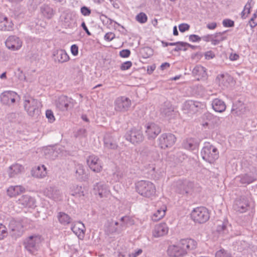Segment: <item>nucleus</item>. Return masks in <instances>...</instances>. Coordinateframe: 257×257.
Here are the masks:
<instances>
[{
  "mask_svg": "<svg viewBox=\"0 0 257 257\" xmlns=\"http://www.w3.org/2000/svg\"><path fill=\"white\" fill-rule=\"evenodd\" d=\"M197 247V242L191 238L182 239L176 244L169 245L167 254L170 257H183Z\"/></svg>",
  "mask_w": 257,
  "mask_h": 257,
  "instance_id": "nucleus-1",
  "label": "nucleus"
},
{
  "mask_svg": "<svg viewBox=\"0 0 257 257\" xmlns=\"http://www.w3.org/2000/svg\"><path fill=\"white\" fill-rule=\"evenodd\" d=\"M137 192L142 196L150 198L155 195L156 187L150 181L141 180L136 183Z\"/></svg>",
  "mask_w": 257,
  "mask_h": 257,
  "instance_id": "nucleus-2",
  "label": "nucleus"
},
{
  "mask_svg": "<svg viewBox=\"0 0 257 257\" xmlns=\"http://www.w3.org/2000/svg\"><path fill=\"white\" fill-rule=\"evenodd\" d=\"M194 187V182L187 180H179L175 182L173 185L175 192L182 195H187L191 193Z\"/></svg>",
  "mask_w": 257,
  "mask_h": 257,
  "instance_id": "nucleus-3",
  "label": "nucleus"
},
{
  "mask_svg": "<svg viewBox=\"0 0 257 257\" xmlns=\"http://www.w3.org/2000/svg\"><path fill=\"white\" fill-rule=\"evenodd\" d=\"M201 155L204 160L212 164L218 158L219 152L214 146L207 143L202 148Z\"/></svg>",
  "mask_w": 257,
  "mask_h": 257,
  "instance_id": "nucleus-4",
  "label": "nucleus"
},
{
  "mask_svg": "<svg viewBox=\"0 0 257 257\" xmlns=\"http://www.w3.org/2000/svg\"><path fill=\"white\" fill-rule=\"evenodd\" d=\"M41 236L33 234L26 237L23 242L25 248L31 254H34L38 250V244L41 242Z\"/></svg>",
  "mask_w": 257,
  "mask_h": 257,
  "instance_id": "nucleus-5",
  "label": "nucleus"
},
{
  "mask_svg": "<svg viewBox=\"0 0 257 257\" xmlns=\"http://www.w3.org/2000/svg\"><path fill=\"white\" fill-rule=\"evenodd\" d=\"M24 98V106L28 114L32 116L38 114L41 103L37 99L31 96H25Z\"/></svg>",
  "mask_w": 257,
  "mask_h": 257,
  "instance_id": "nucleus-6",
  "label": "nucleus"
},
{
  "mask_svg": "<svg viewBox=\"0 0 257 257\" xmlns=\"http://www.w3.org/2000/svg\"><path fill=\"white\" fill-rule=\"evenodd\" d=\"M192 219L199 223H203L209 218V213L207 208L204 207H197L191 213Z\"/></svg>",
  "mask_w": 257,
  "mask_h": 257,
  "instance_id": "nucleus-7",
  "label": "nucleus"
},
{
  "mask_svg": "<svg viewBox=\"0 0 257 257\" xmlns=\"http://www.w3.org/2000/svg\"><path fill=\"white\" fill-rule=\"evenodd\" d=\"M176 141V137L171 133L162 134L158 139V145L162 149L172 147Z\"/></svg>",
  "mask_w": 257,
  "mask_h": 257,
  "instance_id": "nucleus-8",
  "label": "nucleus"
},
{
  "mask_svg": "<svg viewBox=\"0 0 257 257\" xmlns=\"http://www.w3.org/2000/svg\"><path fill=\"white\" fill-rule=\"evenodd\" d=\"M124 138L133 144H139L144 140L142 132L135 128H132L127 131L124 135Z\"/></svg>",
  "mask_w": 257,
  "mask_h": 257,
  "instance_id": "nucleus-9",
  "label": "nucleus"
},
{
  "mask_svg": "<svg viewBox=\"0 0 257 257\" xmlns=\"http://www.w3.org/2000/svg\"><path fill=\"white\" fill-rule=\"evenodd\" d=\"M114 109L117 111L125 112L131 107L132 101L126 96H121L117 97L114 101Z\"/></svg>",
  "mask_w": 257,
  "mask_h": 257,
  "instance_id": "nucleus-10",
  "label": "nucleus"
},
{
  "mask_svg": "<svg viewBox=\"0 0 257 257\" xmlns=\"http://www.w3.org/2000/svg\"><path fill=\"white\" fill-rule=\"evenodd\" d=\"M66 152L61 146H56L54 148H49L44 150V154L46 158L54 160L59 156L65 155Z\"/></svg>",
  "mask_w": 257,
  "mask_h": 257,
  "instance_id": "nucleus-11",
  "label": "nucleus"
},
{
  "mask_svg": "<svg viewBox=\"0 0 257 257\" xmlns=\"http://www.w3.org/2000/svg\"><path fill=\"white\" fill-rule=\"evenodd\" d=\"M204 104L199 101L189 100L186 101L183 104V109L187 112L195 113L200 109H202Z\"/></svg>",
  "mask_w": 257,
  "mask_h": 257,
  "instance_id": "nucleus-12",
  "label": "nucleus"
},
{
  "mask_svg": "<svg viewBox=\"0 0 257 257\" xmlns=\"http://www.w3.org/2000/svg\"><path fill=\"white\" fill-rule=\"evenodd\" d=\"M23 42L16 36H9L5 42L8 49L12 51L19 50L22 46Z\"/></svg>",
  "mask_w": 257,
  "mask_h": 257,
  "instance_id": "nucleus-13",
  "label": "nucleus"
},
{
  "mask_svg": "<svg viewBox=\"0 0 257 257\" xmlns=\"http://www.w3.org/2000/svg\"><path fill=\"white\" fill-rule=\"evenodd\" d=\"M87 163L90 169L94 172L99 173L102 169L101 161L95 155L89 156L87 159Z\"/></svg>",
  "mask_w": 257,
  "mask_h": 257,
  "instance_id": "nucleus-14",
  "label": "nucleus"
},
{
  "mask_svg": "<svg viewBox=\"0 0 257 257\" xmlns=\"http://www.w3.org/2000/svg\"><path fill=\"white\" fill-rule=\"evenodd\" d=\"M248 201L244 197L236 199L233 206V209L240 213L245 212L248 210Z\"/></svg>",
  "mask_w": 257,
  "mask_h": 257,
  "instance_id": "nucleus-15",
  "label": "nucleus"
},
{
  "mask_svg": "<svg viewBox=\"0 0 257 257\" xmlns=\"http://www.w3.org/2000/svg\"><path fill=\"white\" fill-rule=\"evenodd\" d=\"M146 133L149 140L154 139L161 133V128L157 124L151 122L146 125Z\"/></svg>",
  "mask_w": 257,
  "mask_h": 257,
  "instance_id": "nucleus-16",
  "label": "nucleus"
},
{
  "mask_svg": "<svg viewBox=\"0 0 257 257\" xmlns=\"http://www.w3.org/2000/svg\"><path fill=\"white\" fill-rule=\"evenodd\" d=\"M103 142L104 148L106 149L116 150L118 147L115 137L113 134H105Z\"/></svg>",
  "mask_w": 257,
  "mask_h": 257,
  "instance_id": "nucleus-17",
  "label": "nucleus"
},
{
  "mask_svg": "<svg viewBox=\"0 0 257 257\" xmlns=\"http://www.w3.org/2000/svg\"><path fill=\"white\" fill-rule=\"evenodd\" d=\"M44 193L46 197L55 201L60 200L62 198L60 190L55 187H49L46 188Z\"/></svg>",
  "mask_w": 257,
  "mask_h": 257,
  "instance_id": "nucleus-18",
  "label": "nucleus"
},
{
  "mask_svg": "<svg viewBox=\"0 0 257 257\" xmlns=\"http://www.w3.org/2000/svg\"><path fill=\"white\" fill-rule=\"evenodd\" d=\"M17 202L22 208H34L36 206V201L31 196L24 195L21 196Z\"/></svg>",
  "mask_w": 257,
  "mask_h": 257,
  "instance_id": "nucleus-19",
  "label": "nucleus"
},
{
  "mask_svg": "<svg viewBox=\"0 0 257 257\" xmlns=\"http://www.w3.org/2000/svg\"><path fill=\"white\" fill-rule=\"evenodd\" d=\"M54 60L55 62L63 63L69 60V56L63 49L56 50L53 52Z\"/></svg>",
  "mask_w": 257,
  "mask_h": 257,
  "instance_id": "nucleus-20",
  "label": "nucleus"
},
{
  "mask_svg": "<svg viewBox=\"0 0 257 257\" xmlns=\"http://www.w3.org/2000/svg\"><path fill=\"white\" fill-rule=\"evenodd\" d=\"M94 193L98 194L100 198L105 197L109 193L107 187L103 183H97L94 185Z\"/></svg>",
  "mask_w": 257,
  "mask_h": 257,
  "instance_id": "nucleus-21",
  "label": "nucleus"
},
{
  "mask_svg": "<svg viewBox=\"0 0 257 257\" xmlns=\"http://www.w3.org/2000/svg\"><path fill=\"white\" fill-rule=\"evenodd\" d=\"M169 228L165 223H160L156 225L153 231V236L159 237L167 234Z\"/></svg>",
  "mask_w": 257,
  "mask_h": 257,
  "instance_id": "nucleus-22",
  "label": "nucleus"
},
{
  "mask_svg": "<svg viewBox=\"0 0 257 257\" xmlns=\"http://www.w3.org/2000/svg\"><path fill=\"white\" fill-rule=\"evenodd\" d=\"M71 101V99L66 96H61L58 98L56 105L61 110H67Z\"/></svg>",
  "mask_w": 257,
  "mask_h": 257,
  "instance_id": "nucleus-23",
  "label": "nucleus"
},
{
  "mask_svg": "<svg viewBox=\"0 0 257 257\" xmlns=\"http://www.w3.org/2000/svg\"><path fill=\"white\" fill-rule=\"evenodd\" d=\"M13 26L12 21H9L6 17L0 15V30L11 31L13 29Z\"/></svg>",
  "mask_w": 257,
  "mask_h": 257,
  "instance_id": "nucleus-24",
  "label": "nucleus"
},
{
  "mask_svg": "<svg viewBox=\"0 0 257 257\" xmlns=\"http://www.w3.org/2000/svg\"><path fill=\"white\" fill-rule=\"evenodd\" d=\"M32 175L37 178H42L47 175L46 167L44 165L39 166L33 168L31 171Z\"/></svg>",
  "mask_w": 257,
  "mask_h": 257,
  "instance_id": "nucleus-25",
  "label": "nucleus"
},
{
  "mask_svg": "<svg viewBox=\"0 0 257 257\" xmlns=\"http://www.w3.org/2000/svg\"><path fill=\"white\" fill-rule=\"evenodd\" d=\"M9 227L12 231H17L18 232L17 235H19L23 232V225L20 221L15 219L11 220Z\"/></svg>",
  "mask_w": 257,
  "mask_h": 257,
  "instance_id": "nucleus-26",
  "label": "nucleus"
},
{
  "mask_svg": "<svg viewBox=\"0 0 257 257\" xmlns=\"http://www.w3.org/2000/svg\"><path fill=\"white\" fill-rule=\"evenodd\" d=\"M255 179L251 175L247 174L237 176L235 180L236 182H239L242 185H247L252 183Z\"/></svg>",
  "mask_w": 257,
  "mask_h": 257,
  "instance_id": "nucleus-27",
  "label": "nucleus"
},
{
  "mask_svg": "<svg viewBox=\"0 0 257 257\" xmlns=\"http://www.w3.org/2000/svg\"><path fill=\"white\" fill-rule=\"evenodd\" d=\"M212 106L213 109L216 112H222L226 109V105L225 102L218 98H215L212 101Z\"/></svg>",
  "mask_w": 257,
  "mask_h": 257,
  "instance_id": "nucleus-28",
  "label": "nucleus"
},
{
  "mask_svg": "<svg viewBox=\"0 0 257 257\" xmlns=\"http://www.w3.org/2000/svg\"><path fill=\"white\" fill-rule=\"evenodd\" d=\"M24 167L19 164H15L11 165L9 169V175L10 177H14L21 173L24 171Z\"/></svg>",
  "mask_w": 257,
  "mask_h": 257,
  "instance_id": "nucleus-29",
  "label": "nucleus"
},
{
  "mask_svg": "<svg viewBox=\"0 0 257 257\" xmlns=\"http://www.w3.org/2000/svg\"><path fill=\"white\" fill-rule=\"evenodd\" d=\"M25 190V188L22 186H12L8 189L7 193L10 197H13L23 193Z\"/></svg>",
  "mask_w": 257,
  "mask_h": 257,
  "instance_id": "nucleus-30",
  "label": "nucleus"
},
{
  "mask_svg": "<svg viewBox=\"0 0 257 257\" xmlns=\"http://www.w3.org/2000/svg\"><path fill=\"white\" fill-rule=\"evenodd\" d=\"M40 10L43 16L47 19H52L55 14L53 9L48 5H43L41 7Z\"/></svg>",
  "mask_w": 257,
  "mask_h": 257,
  "instance_id": "nucleus-31",
  "label": "nucleus"
},
{
  "mask_svg": "<svg viewBox=\"0 0 257 257\" xmlns=\"http://www.w3.org/2000/svg\"><path fill=\"white\" fill-rule=\"evenodd\" d=\"M57 218L60 223L66 225L71 223L72 219L66 213L63 212L58 213Z\"/></svg>",
  "mask_w": 257,
  "mask_h": 257,
  "instance_id": "nucleus-32",
  "label": "nucleus"
},
{
  "mask_svg": "<svg viewBox=\"0 0 257 257\" xmlns=\"http://www.w3.org/2000/svg\"><path fill=\"white\" fill-rule=\"evenodd\" d=\"M227 31L222 32H218L213 34L214 46L219 44L220 42L227 39V37L225 35Z\"/></svg>",
  "mask_w": 257,
  "mask_h": 257,
  "instance_id": "nucleus-33",
  "label": "nucleus"
},
{
  "mask_svg": "<svg viewBox=\"0 0 257 257\" xmlns=\"http://www.w3.org/2000/svg\"><path fill=\"white\" fill-rule=\"evenodd\" d=\"M166 210L167 207L165 205L158 209L157 211L153 214L152 217V220L155 221H158L161 219L165 216Z\"/></svg>",
  "mask_w": 257,
  "mask_h": 257,
  "instance_id": "nucleus-34",
  "label": "nucleus"
},
{
  "mask_svg": "<svg viewBox=\"0 0 257 257\" xmlns=\"http://www.w3.org/2000/svg\"><path fill=\"white\" fill-rule=\"evenodd\" d=\"M17 93L13 91H6L2 93L0 98L2 103L5 104H10V99L13 95H17Z\"/></svg>",
  "mask_w": 257,
  "mask_h": 257,
  "instance_id": "nucleus-35",
  "label": "nucleus"
},
{
  "mask_svg": "<svg viewBox=\"0 0 257 257\" xmlns=\"http://www.w3.org/2000/svg\"><path fill=\"white\" fill-rule=\"evenodd\" d=\"M183 145L184 148L186 149L194 150L197 147V143L194 139L189 138L184 141Z\"/></svg>",
  "mask_w": 257,
  "mask_h": 257,
  "instance_id": "nucleus-36",
  "label": "nucleus"
},
{
  "mask_svg": "<svg viewBox=\"0 0 257 257\" xmlns=\"http://www.w3.org/2000/svg\"><path fill=\"white\" fill-rule=\"evenodd\" d=\"M238 103V104H237V103H233L231 109L232 113L237 115L241 114L242 112V110L244 108V106L242 102L239 101Z\"/></svg>",
  "mask_w": 257,
  "mask_h": 257,
  "instance_id": "nucleus-37",
  "label": "nucleus"
},
{
  "mask_svg": "<svg viewBox=\"0 0 257 257\" xmlns=\"http://www.w3.org/2000/svg\"><path fill=\"white\" fill-rule=\"evenodd\" d=\"M194 75L204 77L206 75V69L205 67L198 65L194 68L192 71Z\"/></svg>",
  "mask_w": 257,
  "mask_h": 257,
  "instance_id": "nucleus-38",
  "label": "nucleus"
},
{
  "mask_svg": "<svg viewBox=\"0 0 257 257\" xmlns=\"http://www.w3.org/2000/svg\"><path fill=\"white\" fill-rule=\"evenodd\" d=\"M216 231L222 236L227 234L229 232L228 227L225 223L223 222L221 225H218L216 228Z\"/></svg>",
  "mask_w": 257,
  "mask_h": 257,
  "instance_id": "nucleus-39",
  "label": "nucleus"
},
{
  "mask_svg": "<svg viewBox=\"0 0 257 257\" xmlns=\"http://www.w3.org/2000/svg\"><path fill=\"white\" fill-rule=\"evenodd\" d=\"M176 43H177V44L175 45L176 47L172 51L179 52L180 51H186L187 50L186 47L187 43L181 41H178Z\"/></svg>",
  "mask_w": 257,
  "mask_h": 257,
  "instance_id": "nucleus-40",
  "label": "nucleus"
},
{
  "mask_svg": "<svg viewBox=\"0 0 257 257\" xmlns=\"http://www.w3.org/2000/svg\"><path fill=\"white\" fill-rule=\"evenodd\" d=\"M85 170L83 165L81 164H77L75 166V173L76 176L78 178H82V176L84 175Z\"/></svg>",
  "mask_w": 257,
  "mask_h": 257,
  "instance_id": "nucleus-41",
  "label": "nucleus"
},
{
  "mask_svg": "<svg viewBox=\"0 0 257 257\" xmlns=\"http://www.w3.org/2000/svg\"><path fill=\"white\" fill-rule=\"evenodd\" d=\"M74 191H71V195L73 196H78L79 197H83L84 196L83 191L82 190V187L79 186H73Z\"/></svg>",
  "mask_w": 257,
  "mask_h": 257,
  "instance_id": "nucleus-42",
  "label": "nucleus"
},
{
  "mask_svg": "<svg viewBox=\"0 0 257 257\" xmlns=\"http://www.w3.org/2000/svg\"><path fill=\"white\" fill-rule=\"evenodd\" d=\"M136 19L138 22L144 24L147 21L148 17L146 14L141 12L137 15Z\"/></svg>",
  "mask_w": 257,
  "mask_h": 257,
  "instance_id": "nucleus-43",
  "label": "nucleus"
},
{
  "mask_svg": "<svg viewBox=\"0 0 257 257\" xmlns=\"http://www.w3.org/2000/svg\"><path fill=\"white\" fill-rule=\"evenodd\" d=\"M141 53L144 58H147L152 55L153 50L149 47H145L142 49Z\"/></svg>",
  "mask_w": 257,
  "mask_h": 257,
  "instance_id": "nucleus-44",
  "label": "nucleus"
},
{
  "mask_svg": "<svg viewBox=\"0 0 257 257\" xmlns=\"http://www.w3.org/2000/svg\"><path fill=\"white\" fill-rule=\"evenodd\" d=\"M215 257H231V255L225 249H221L216 252Z\"/></svg>",
  "mask_w": 257,
  "mask_h": 257,
  "instance_id": "nucleus-45",
  "label": "nucleus"
},
{
  "mask_svg": "<svg viewBox=\"0 0 257 257\" xmlns=\"http://www.w3.org/2000/svg\"><path fill=\"white\" fill-rule=\"evenodd\" d=\"M8 235L6 227L2 223H0V240L3 239Z\"/></svg>",
  "mask_w": 257,
  "mask_h": 257,
  "instance_id": "nucleus-46",
  "label": "nucleus"
},
{
  "mask_svg": "<svg viewBox=\"0 0 257 257\" xmlns=\"http://www.w3.org/2000/svg\"><path fill=\"white\" fill-rule=\"evenodd\" d=\"M71 230L78 236L84 234V229L79 227H77V226H74L71 227Z\"/></svg>",
  "mask_w": 257,
  "mask_h": 257,
  "instance_id": "nucleus-47",
  "label": "nucleus"
},
{
  "mask_svg": "<svg viewBox=\"0 0 257 257\" xmlns=\"http://www.w3.org/2000/svg\"><path fill=\"white\" fill-rule=\"evenodd\" d=\"M46 116L50 123L53 122L55 120L53 112L51 110L48 109L46 110Z\"/></svg>",
  "mask_w": 257,
  "mask_h": 257,
  "instance_id": "nucleus-48",
  "label": "nucleus"
},
{
  "mask_svg": "<svg viewBox=\"0 0 257 257\" xmlns=\"http://www.w3.org/2000/svg\"><path fill=\"white\" fill-rule=\"evenodd\" d=\"M132 66V63L131 61H127L123 62L120 66V69L122 71L130 69Z\"/></svg>",
  "mask_w": 257,
  "mask_h": 257,
  "instance_id": "nucleus-49",
  "label": "nucleus"
},
{
  "mask_svg": "<svg viewBox=\"0 0 257 257\" xmlns=\"http://www.w3.org/2000/svg\"><path fill=\"white\" fill-rule=\"evenodd\" d=\"M222 25L224 27H232L234 26V22L230 19H224L222 22Z\"/></svg>",
  "mask_w": 257,
  "mask_h": 257,
  "instance_id": "nucleus-50",
  "label": "nucleus"
},
{
  "mask_svg": "<svg viewBox=\"0 0 257 257\" xmlns=\"http://www.w3.org/2000/svg\"><path fill=\"white\" fill-rule=\"evenodd\" d=\"M80 11L82 15L84 16H88L91 14V10L86 6L81 7Z\"/></svg>",
  "mask_w": 257,
  "mask_h": 257,
  "instance_id": "nucleus-51",
  "label": "nucleus"
},
{
  "mask_svg": "<svg viewBox=\"0 0 257 257\" xmlns=\"http://www.w3.org/2000/svg\"><path fill=\"white\" fill-rule=\"evenodd\" d=\"M178 27L179 31L183 33L188 30L190 28V26L187 24L183 23L180 24Z\"/></svg>",
  "mask_w": 257,
  "mask_h": 257,
  "instance_id": "nucleus-52",
  "label": "nucleus"
},
{
  "mask_svg": "<svg viewBox=\"0 0 257 257\" xmlns=\"http://www.w3.org/2000/svg\"><path fill=\"white\" fill-rule=\"evenodd\" d=\"M131 54V51L128 49H123L119 52V55L122 58H127Z\"/></svg>",
  "mask_w": 257,
  "mask_h": 257,
  "instance_id": "nucleus-53",
  "label": "nucleus"
},
{
  "mask_svg": "<svg viewBox=\"0 0 257 257\" xmlns=\"http://www.w3.org/2000/svg\"><path fill=\"white\" fill-rule=\"evenodd\" d=\"M201 39L206 42H211L212 45H214L213 35H207L201 37Z\"/></svg>",
  "mask_w": 257,
  "mask_h": 257,
  "instance_id": "nucleus-54",
  "label": "nucleus"
},
{
  "mask_svg": "<svg viewBox=\"0 0 257 257\" xmlns=\"http://www.w3.org/2000/svg\"><path fill=\"white\" fill-rule=\"evenodd\" d=\"M189 40L192 42H199L201 40V37L195 34L190 35L189 37Z\"/></svg>",
  "mask_w": 257,
  "mask_h": 257,
  "instance_id": "nucleus-55",
  "label": "nucleus"
},
{
  "mask_svg": "<svg viewBox=\"0 0 257 257\" xmlns=\"http://www.w3.org/2000/svg\"><path fill=\"white\" fill-rule=\"evenodd\" d=\"M174 110L172 107H169L168 109L164 108L162 110V113L166 116H169L172 115Z\"/></svg>",
  "mask_w": 257,
  "mask_h": 257,
  "instance_id": "nucleus-56",
  "label": "nucleus"
},
{
  "mask_svg": "<svg viewBox=\"0 0 257 257\" xmlns=\"http://www.w3.org/2000/svg\"><path fill=\"white\" fill-rule=\"evenodd\" d=\"M17 76L19 79L21 81H25L26 79L25 74L20 70V69H18Z\"/></svg>",
  "mask_w": 257,
  "mask_h": 257,
  "instance_id": "nucleus-57",
  "label": "nucleus"
},
{
  "mask_svg": "<svg viewBox=\"0 0 257 257\" xmlns=\"http://www.w3.org/2000/svg\"><path fill=\"white\" fill-rule=\"evenodd\" d=\"M253 2L252 0H248L247 3L244 7V10L246 12L247 14L250 13V10L251 8V3Z\"/></svg>",
  "mask_w": 257,
  "mask_h": 257,
  "instance_id": "nucleus-58",
  "label": "nucleus"
},
{
  "mask_svg": "<svg viewBox=\"0 0 257 257\" xmlns=\"http://www.w3.org/2000/svg\"><path fill=\"white\" fill-rule=\"evenodd\" d=\"M71 52L73 56H77L78 54V47L76 44L71 46Z\"/></svg>",
  "mask_w": 257,
  "mask_h": 257,
  "instance_id": "nucleus-59",
  "label": "nucleus"
},
{
  "mask_svg": "<svg viewBox=\"0 0 257 257\" xmlns=\"http://www.w3.org/2000/svg\"><path fill=\"white\" fill-rule=\"evenodd\" d=\"M115 37V35L112 32L106 33L104 36V39L107 41H110Z\"/></svg>",
  "mask_w": 257,
  "mask_h": 257,
  "instance_id": "nucleus-60",
  "label": "nucleus"
},
{
  "mask_svg": "<svg viewBox=\"0 0 257 257\" xmlns=\"http://www.w3.org/2000/svg\"><path fill=\"white\" fill-rule=\"evenodd\" d=\"M142 252H143V250L142 249H139L135 252L130 253L129 256L130 257H137L140 254H141L142 253Z\"/></svg>",
  "mask_w": 257,
  "mask_h": 257,
  "instance_id": "nucleus-61",
  "label": "nucleus"
},
{
  "mask_svg": "<svg viewBox=\"0 0 257 257\" xmlns=\"http://www.w3.org/2000/svg\"><path fill=\"white\" fill-rule=\"evenodd\" d=\"M217 27V24L215 22L209 23L207 25L206 27L209 30H214Z\"/></svg>",
  "mask_w": 257,
  "mask_h": 257,
  "instance_id": "nucleus-62",
  "label": "nucleus"
},
{
  "mask_svg": "<svg viewBox=\"0 0 257 257\" xmlns=\"http://www.w3.org/2000/svg\"><path fill=\"white\" fill-rule=\"evenodd\" d=\"M81 27L82 28H83V29L84 30V31L86 32V33L88 35V36H90L91 35V33L89 32V31L88 30L87 27H86V24L84 22H83L81 24Z\"/></svg>",
  "mask_w": 257,
  "mask_h": 257,
  "instance_id": "nucleus-63",
  "label": "nucleus"
},
{
  "mask_svg": "<svg viewBox=\"0 0 257 257\" xmlns=\"http://www.w3.org/2000/svg\"><path fill=\"white\" fill-rule=\"evenodd\" d=\"M205 56L207 59H210L213 58L214 57V55L211 51H208L205 53Z\"/></svg>",
  "mask_w": 257,
  "mask_h": 257,
  "instance_id": "nucleus-64",
  "label": "nucleus"
}]
</instances>
